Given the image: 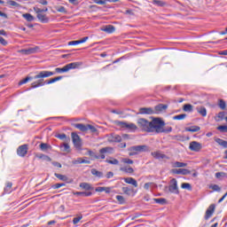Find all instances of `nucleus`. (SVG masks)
I'll list each match as a JSON object with an SVG mask.
<instances>
[{
  "instance_id": "nucleus-1",
  "label": "nucleus",
  "mask_w": 227,
  "mask_h": 227,
  "mask_svg": "<svg viewBox=\"0 0 227 227\" xmlns=\"http://www.w3.org/2000/svg\"><path fill=\"white\" fill-rule=\"evenodd\" d=\"M164 125H166V123L160 119H154L152 121L143 118L137 120V126L141 130H145V132H156V134H160L173 130L171 127L165 129Z\"/></svg>"
},
{
  "instance_id": "nucleus-2",
  "label": "nucleus",
  "mask_w": 227,
  "mask_h": 227,
  "mask_svg": "<svg viewBox=\"0 0 227 227\" xmlns=\"http://www.w3.org/2000/svg\"><path fill=\"white\" fill-rule=\"evenodd\" d=\"M56 73L51 71H41L36 75L34 76V79H38V81L32 82L31 88L35 90V88H40L41 86H45V84H53V82H58V81H61L63 76H57L55 78L50 79L48 82H44L43 79L47 77H52Z\"/></svg>"
},
{
  "instance_id": "nucleus-3",
  "label": "nucleus",
  "mask_w": 227,
  "mask_h": 227,
  "mask_svg": "<svg viewBox=\"0 0 227 227\" xmlns=\"http://www.w3.org/2000/svg\"><path fill=\"white\" fill-rule=\"evenodd\" d=\"M129 156L132 157L137 155V153H143V152H150L148 145H134L129 149Z\"/></svg>"
},
{
  "instance_id": "nucleus-4",
  "label": "nucleus",
  "mask_w": 227,
  "mask_h": 227,
  "mask_svg": "<svg viewBox=\"0 0 227 227\" xmlns=\"http://www.w3.org/2000/svg\"><path fill=\"white\" fill-rule=\"evenodd\" d=\"M80 66H81L80 62H73V63H69V64L66 65L64 67L55 68V72H57V74H65V73L68 72L69 70H74L75 68H79Z\"/></svg>"
},
{
  "instance_id": "nucleus-5",
  "label": "nucleus",
  "mask_w": 227,
  "mask_h": 227,
  "mask_svg": "<svg viewBox=\"0 0 227 227\" xmlns=\"http://www.w3.org/2000/svg\"><path fill=\"white\" fill-rule=\"evenodd\" d=\"M113 147H103L99 150V155L93 154L91 151H89V155L94 159H106V153H113Z\"/></svg>"
},
{
  "instance_id": "nucleus-6",
  "label": "nucleus",
  "mask_w": 227,
  "mask_h": 227,
  "mask_svg": "<svg viewBox=\"0 0 227 227\" xmlns=\"http://www.w3.org/2000/svg\"><path fill=\"white\" fill-rule=\"evenodd\" d=\"M168 191L172 194H180V191L178 190V181L176 179L172 178L169 182Z\"/></svg>"
},
{
  "instance_id": "nucleus-7",
  "label": "nucleus",
  "mask_w": 227,
  "mask_h": 227,
  "mask_svg": "<svg viewBox=\"0 0 227 227\" xmlns=\"http://www.w3.org/2000/svg\"><path fill=\"white\" fill-rule=\"evenodd\" d=\"M151 155L153 159H157L158 160H169V156L164 154L162 151L153 152Z\"/></svg>"
},
{
  "instance_id": "nucleus-8",
  "label": "nucleus",
  "mask_w": 227,
  "mask_h": 227,
  "mask_svg": "<svg viewBox=\"0 0 227 227\" xmlns=\"http://www.w3.org/2000/svg\"><path fill=\"white\" fill-rule=\"evenodd\" d=\"M72 139H73V144L74 146L78 149L81 150V146H82V143L81 142V137L77 135V133H72Z\"/></svg>"
},
{
  "instance_id": "nucleus-9",
  "label": "nucleus",
  "mask_w": 227,
  "mask_h": 227,
  "mask_svg": "<svg viewBox=\"0 0 227 227\" xmlns=\"http://www.w3.org/2000/svg\"><path fill=\"white\" fill-rule=\"evenodd\" d=\"M27 145H22L18 147L17 154L19 155V157H26V155H27Z\"/></svg>"
},
{
  "instance_id": "nucleus-10",
  "label": "nucleus",
  "mask_w": 227,
  "mask_h": 227,
  "mask_svg": "<svg viewBox=\"0 0 227 227\" xmlns=\"http://www.w3.org/2000/svg\"><path fill=\"white\" fill-rule=\"evenodd\" d=\"M166 109H168V105L159 104L153 109L154 114H160L161 113H166Z\"/></svg>"
},
{
  "instance_id": "nucleus-11",
  "label": "nucleus",
  "mask_w": 227,
  "mask_h": 227,
  "mask_svg": "<svg viewBox=\"0 0 227 227\" xmlns=\"http://www.w3.org/2000/svg\"><path fill=\"white\" fill-rule=\"evenodd\" d=\"M119 125L121 127V129H127V130H137V126H136L134 123L120 122Z\"/></svg>"
},
{
  "instance_id": "nucleus-12",
  "label": "nucleus",
  "mask_w": 227,
  "mask_h": 227,
  "mask_svg": "<svg viewBox=\"0 0 227 227\" xmlns=\"http://www.w3.org/2000/svg\"><path fill=\"white\" fill-rule=\"evenodd\" d=\"M171 173L174 175H191V170L187 168H174Z\"/></svg>"
},
{
  "instance_id": "nucleus-13",
  "label": "nucleus",
  "mask_w": 227,
  "mask_h": 227,
  "mask_svg": "<svg viewBox=\"0 0 227 227\" xmlns=\"http://www.w3.org/2000/svg\"><path fill=\"white\" fill-rule=\"evenodd\" d=\"M189 148L192 152H200L201 150V144L199 142L193 141L190 143Z\"/></svg>"
},
{
  "instance_id": "nucleus-14",
  "label": "nucleus",
  "mask_w": 227,
  "mask_h": 227,
  "mask_svg": "<svg viewBox=\"0 0 227 227\" xmlns=\"http://www.w3.org/2000/svg\"><path fill=\"white\" fill-rule=\"evenodd\" d=\"M215 210V205H214V204L210 205L206 211L205 219L206 220L210 219V217H211V215H213Z\"/></svg>"
},
{
  "instance_id": "nucleus-15",
  "label": "nucleus",
  "mask_w": 227,
  "mask_h": 227,
  "mask_svg": "<svg viewBox=\"0 0 227 227\" xmlns=\"http://www.w3.org/2000/svg\"><path fill=\"white\" fill-rule=\"evenodd\" d=\"M139 114H155V112L152 107H142L139 109Z\"/></svg>"
},
{
  "instance_id": "nucleus-16",
  "label": "nucleus",
  "mask_w": 227,
  "mask_h": 227,
  "mask_svg": "<svg viewBox=\"0 0 227 227\" xmlns=\"http://www.w3.org/2000/svg\"><path fill=\"white\" fill-rule=\"evenodd\" d=\"M125 184H129V185H133V187H137V181L134 177H124L123 178Z\"/></svg>"
},
{
  "instance_id": "nucleus-17",
  "label": "nucleus",
  "mask_w": 227,
  "mask_h": 227,
  "mask_svg": "<svg viewBox=\"0 0 227 227\" xmlns=\"http://www.w3.org/2000/svg\"><path fill=\"white\" fill-rule=\"evenodd\" d=\"M120 171H122V173H127L128 175H132L134 173V168L130 166H124L120 168Z\"/></svg>"
},
{
  "instance_id": "nucleus-18",
  "label": "nucleus",
  "mask_w": 227,
  "mask_h": 227,
  "mask_svg": "<svg viewBox=\"0 0 227 227\" xmlns=\"http://www.w3.org/2000/svg\"><path fill=\"white\" fill-rule=\"evenodd\" d=\"M101 31H104L105 33H108L109 35H111V33H114V31H116V28L113 25H108L101 28Z\"/></svg>"
},
{
  "instance_id": "nucleus-19",
  "label": "nucleus",
  "mask_w": 227,
  "mask_h": 227,
  "mask_svg": "<svg viewBox=\"0 0 227 227\" xmlns=\"http://www.w3.org/2000/svg\"><path fill=\"white\" fill-rule=\"evenodd\" d=\"M20 52H21V54H25L27 56L29 54H35L36 52V49L35 48L23 49V50H20Z\"/></svg>"
},
{
  "instance_id": "nucleus-20",
  "label": "nucleus",
  "mask_w": 227,
  "mask_h": 227,
  "mask_svg": "<svg viewBox=\"0 0 227 227\" xmlns=\"http://www.w3.org/2000/svg\"><path fill=\"white\" fill-rule=\"evenodd\" d=\"M108 141H110V143H121V137L119 135H112Z\"/></svg>"
},
{
  "instance_id": "nucleus-21",
  "label": "nucleus",
  "mask_w": 227,
  "mask_h": 227,
  "mask_svg": "<svg viewBox=\"0 0 227 227\" xmlns=\"http://www.w3.org/2000/svg\"><path fill=\"white\" fill-rule=\"evenodd\" d=\"M75 129H78V130H81L82 132H87L88 130V124H82V123H76L74 124Z\"/></svg>"
},
{
  "instance_id": "nucleus-22",
  "label": "nucleus",
  "mask_w": 227,
  "mask_h": 227,
  "mask_svg": "<svg viewBox=\"0 0 227 227\" xmlns=\"http://www.w3.org/2000/svg\"><path fill=\"white\" fill-rule=\"evenodd\" d=\"M73 164H90V161L82 158H77L76 160H74Z\"/></svg>"
},
{
  "instance_id": "nucleus-23",
  "label": "nucleus",
  "mask_w": 227,
  "mask_h": 227,
  "mask_svg": "<svg viewBox=\"0 0 227 227\" xmlns=\"http://www.w3.org/2000/svg\"><path fill=\"white\" fill-rule=\"evenodd\" d=\"M37 19L43 24H47V22H49V18H47V15L43 14L42 12L37 14Z\"/></svg>"
},
{
  "instance_id": "nucleus-24",
  "label": "nucleus",
  "mask_w": 227,
  "mask_h": 227,
  "mask_svg": "<svg viewBox=\"0 0 227 227\" xmlns=\"http://www.w3.org/2000/svg\"><path fill=\"white\" fill-rule=\"evenodd\" d=\"M75 196H84L85 198H90L93 194L91 192H74Z\"/></svg>"
},
{
  "instance_id": "nucleus-25",
  "label": "nucleus",
  "mask_w": 227,
  "mask_h": 227,
  "mask_svg": "<svg viewBox=\"0 0 227 227\" xmlns=\"http://www.w3.org/2000/svg\"><path fill=\"white\" fill-rule=\"evenodd\" d=\"M197 113H199V114L200 116H207V108H205V106H199L197 107Z\"/></svg>"
},
{
  "instance_id": "nucleus-26",
  "label": "nucleus",
  "mask_w": 227,
  "mask_h": 227,
  "mask_svg": "<svg viewBox=\"0 0 227 227\" xmlns=\"http://www.w3.org/2000/svg\"><path fill=\"white\" fill-rule=\"evenodd\" d=\"M37 159H42V160H45L46 162H51L52 159L49 157L48 155H45L43 153L36 154Z\"/></svg>"
},
{
  "instance_id": "nucleus-27",
  "label": "nucleus",
  "mask_w": 227,
  "mask_h": 227,
  "mask_svg": "<svg viewBox=\"0 0 227 227\" xmlns=\"http://www.w3.org/2000/svg\"><path fill=\"white\" fill-rule=\"evenodd\" d=\"M187 163L174 161L172 162V168H186Z\"/></svg>"
},
{
  "instance_id": "nucleus-28",
  "label": "nucleus",
  "mask_w": 227,
  "mask_h": 227,
  "mask_svg": "<svg viewBox=\"0 0 227 227\" xmlns=\"http://www.w3.org/2000/svg\"><path fill=\"white\" fill-rule=\"evenodd\" d=\"M80 187L82 189H84L85 191H93V187H91V184H90L88 183L80 184Z\"/></svg>"
},
{
  "instance_id": "nucleus-29",
  "label": "nucleus",
  "mask_w": 227,
  "mask_h": 227,
  "mask_svg": "<svg viewBox=\"0 0 227 227\" xmlns=\"http://www.w3.org/2000/svg\"><path fill=\"white\" fill-rule=\"evenodd\" d=\"M90 173L91 175H94V176H98V178H102V176H104V173L97 170V168H92Z\"/></svg>"
},
{
  "instance_id": "nucleus-30",
  "label": "nucleus",
  "mask_w": 227,
  "mask_h": 227,
  "mask_svg": "<svg viewBox=\"0 0 227 227\" xmlns=\"http://www.w3.org/2000/svg\"><path fill=\"white\" fill-rule=\"evenodd\" d=\"M152 4H154L155 6H160V7L166 6V2L161 0H153Z\"/></svg>"
},
{
  "instance_id": "nucleus-31",
  "label": "nucleus",
  "mask_w": 227,
  "mask_h": 227,
  "mask_svg": "<svg viewBox=\"0 0 227 227\" xmlns=\"http://www.w3.org/2000/svg\"><path fill=\"white\" fill-rule=\"evenodd\" d=\"M186 132H199L200 130V126H192L185 129Z\"/></svg>"
},
{
  "instance_id": "nucleus-32",
  "label": "nucleus",
  "mask_w": 227,
  "mask_h": 227,
  "mask_svg": "<svg viewBox=\"0 0 227 227\" xmlns=\"http://www.w3.org/2000/svg\"><path fill=\"white\" fill-rule=\"evenodd\" d=\"M215 143L220 145V146H223V148H227V141L221 139V138H216Z\"/></svg>"
},
{
  "instance_id": "nucleus-33",
  "label": "nucleus",
  "mask_w": 227,
  "mask_h": 227,
  "mask_svg": "<svg viewBox=\"0 0 227 227\" xmlns=\"http://www.w3.org/2000/svg\"><path fill=\"white\" fill-rule=\"evenodd\" d=\"M225 114L224 112H220L215 117V121H222V120H224Z\"/></svg>"
},
{
  "instance_id": "nucleus-34",
  "label": "nucleus",
  "mask_w": 227,
  "mask_h": 227,
  "mask_svg": "<svg viewBox=\"0 0 227 227\" xmlns=\"http://www.w3.org/2000/svg\"><path fill=\"white\" fill-rule=\"evenodd\" d=\"M218 107H220L222 111H224V109H226V102L224 101V99L218 100Z\"/></svg>"
},
{
  "instance_id": "nucleus-35",
  "label": "nucleus",
  "mask_w": 227,
  "mask_h": 227,
  "mask_svg": "<svg viewBox=\"0 0 227 227\" xmlns=\"http://www.w3.org/2000/svg\"><path fill=\"white\" fill-rule=\"evenodd\" d=\"M183 111L185 113H192V105L191 104H186L183 107Z\"/></svg>"
},
{
  "instance_id": "nucleus-36",
  "label": "nucleus",
  "mask_w": 227,
  "mask_h": 227,
  "mask_svg": "<svg viewBox=\"0 0 227 227\" xmlns=\"http://www.w3.org/2000/svg\"><path fill=\"white\" fill-rule=\"evenodd\" d=\"M13 185V184H12V183H10V182H8L7 184H6V186H5V188H4V192H5V194H10V192H12V186Z\"/></svg>"
},
{
  "instance_id": "nucleus-37",
  "label": "nucleus",
  "mask_w": 227,
  "mask_h": 227,
  "mask_svg": "<svg viewBox=\"0 0 227 227\" xmlns=\"http://www.w3.org/2000/svg\"><path fill=\"white\" fill-rule=\"evenodd\" d=\"M23 19H26V20H27V22H33V20H35V17H33V15H31L29 13L23 14Z\"/></svg>"
},
{
  "instance_id": "nucleus-38",
  "label": "nucleus",
  "mask_w": 227,
  "mask_h": 227,
  "mask_svg": "<svg viewBox=\"0 0 227 227\" xmlns=\"http://www.w3.org/2000/svg\"><path fill=\"white\" fill-rule=\"evenodd\" d=\"M33 77L31 76H27L25 79L21 80L20 82H19V85L20 86H22V84H26L27 82H29V81H33Z\"/></svg>"
},
{
  "instance_id": "nucleus-39",
  "label": "nucleus",
  "mask_w": 227,
  "mask_h": 227,
  "mask_svg": "<svg viewBox=\"0 0 227 227\" xmlns=\"http://www.w3.org/2000/svg\"><path fill=\"white\" fill-rule=\"evenodd\" d=\"M55 176L56 178H59V180H62V182H67L68 180V177H67V176L61 174L55 173Z\"/></svg>"
},
{
  "instance_id": "nucleus-40",
  "label": "nucleus",
  "mask_w": 227,
  "mask_h": 227,
  "mask_svg": "<svg viewBox=\"0 0 227 227\" xmlns=\"http://www.w3.org/2000/svg\"><path fill=\"white\" fill-rule=\"evenodd\" d=\"M49 148H51V145L45 143H42L40 145V149L42 150V152H47V150H49Z\"/></svg>"
},
{
  "instance_id": "nucleus-41",
  "label": "nucleus",
  "mask_w": 227,
  "mask_h": 227,
  "mask_svg": "<svg viewBox=\"0 0 227 227\" xmlns=\"http://www.w3.org/2000/svg\"><path fill=\"white\" fill-rule=\"evenodd\" d=\"M153 201H155V203H158L159 205H166L167 203L166 199H163V198L153 199Z\"/></svg>"
},
{
  "instance_id": "nucleus-42",
  "label": "nucleus",
  "mask_w": 227,
  "mask_h": 227,
  "mask_svg": "<svg viewBox=\"0 0 227 227\" xmlns=\"http://www.w3.org/2000/svg\"><path fill=\"white\" fill-rule=\"evenodd\" d=\"M60 148H62V152H70V145L67 143L62 144Z\"/></svg>"
},
{
  "instance_id": "nucleus-43",
  "label": "nucleus",
  "mask_w": 227,
  "mask_h": 227,
  "mask_svg": "<svg viewBox=\"0 0 227 227\" xmlns=\"http://www.w3.org/2000/svg\"><path fill=\"white\" fill-rule=\"evenodd\" d=\"M106 162H107V164H112L114 166H118V164H120V161L116 159L106 160Z\"/></svg>"
},
{
  "instance_id": "nucleus-44",
  "label": "nucleus",
  "mask_w": 227,
  "mask_h": 227,
  "mask_svg": "<svg viewBox=\"0 0 227 227\" xmlns=\"http://www.w3.org/2000/svg\"><path fill=\"white\" fill-rule=\"evenodd\" d=\"M121 161L122 162V164H134V160L129 158H121Z\"/></svg>"
},
{
  "instance_id": "nucleus-45",
  "label": "nucleus",
  "mask_w": 227,
  "mask_h": 227,
  "mask_svg": "<svg viewBox=\"0 0 227 227\" xmlns=\"http://www.w3.org/2000/svg\"><path fill=\"white\" fill-rule=\"evenodd\" d=\"M181 188L182 189H187V191H192V187L191 186V184H189V183H183L181 184Z\"/></svg>"
},
{
  "instance_id": "nucleus-46",
  "label": "nucleus",
  "mask_w": 227,
  "mask_h": 227,
  "mask_svg": "<svg viewBox=\"0 0 227 227\" xmlns=\"http://www.w3.org/2000/svg\"><path fill=\"white\" fill-rule=\"evenodd\" d=\"M185 118H187V114H183L175 115L173 117V120H185Z\"/></svg>"
},
{
  "instance_id": "nucleus-47",
  "label": "nucleus",
  "mask_w": 227,
  "mask_h": 227,
  "mask_svg": "<svg viewBox=\"0 0 227 227\" xmlns=\"http://www.w3.org/2000/svg\"><path fill=\"white\" fill-rule=\"evenodd\" d=\"M215 178H226V173L224 172H216L215 175Z\"/></svg>"
},
{
  "instance_id": "nucleus-48",
  "label": "nucleus",
  "mask_w": 227,
  "mask_h": 227,
  "mask_svg": "<svg viewBox=\"0 0 227 227\" xmlns=\"http://www.w3.org/2000/svg\"><path fill=\"white\" fill-rule=\"evenodd\" d=\"M209 189H212L213 191H215L216 192H221V187L217 184H213L209 186Z\"/></svg>"
},
{
  "instance_id": "nucleus-49",
  "label": "nucleus",
  "mask_w": 227,
  "mask_h": 227,
  "mask_svg": "<svg viewBox=\"0 0 227 227\" xmlns=\"http://www.w3.org/2000/svg\"><path fill=\"white\" fill-rule=\"evenodd\" d=\"M87 130H90V132H92V134H95V132H97V128H95L91 124H87Z\"/></svg>"
},
{
  "instance_id": "nucleus-50",
  "label": "nucleus",
  "mask_w": 227,
  "mask_h": 227,
  "mask_svg": "<svg viewBox=\"0 0 227 227\" xmlns=\"http://www.w3.org/2000/svg\"><path fill=\"white\" fill-rule=\"evenodd\" d=\"M56 10L59 13H67V8H65V6H59V7L56 8Z\"/></svg>"
},
{
  "instance_id": "nucleus-51",
  "label": "nucleus",
  "mask_w": 227,
  "mask_h": 227,
  "mask_svg": "<svg viewBox=\"0 0 227 227\" xmlns=\"http://www.w3.org/2000/svg\"><path fill=\"white\" fill-rule=\"evenodd\" d=\"M8 4H10V6H15L16 8H19V6H20V4L13 0H10L7 2Z\"/></svg>"
},
{
  "instance_id": "nucleus-52",
  "label": "nucleus",
  "mask_w": 227,
  "mask_h": 227,
  "mask_svg": "<svg viewBox=\"0 0 227 227\" xmlns=\"http://www.w3.org/2000/svg\"><path fill=\"white\" fill-rule=\"evenodd\" d=\"M217 130H220V132H227V126H224V125L218 126Z\"/></svg>"
},
{
  "instance_id": "nucleus-53",
  "label": "nucleus",
  "mask_w": 227,
  "mask_h": 227,
  "mask_svg": "<svg viewBox=\"0 0 227 227\" xmlns=\"http://www.w3.org/2000/svg\"><path fill=\"white\" fill-rule=\"evenodd\" d=\"M81 219H82V215H79L78 217H74L73 219V224H77L81 221Z\"/></svg>"
},
{
  "instance_id": "nucleus-54",
  "label": "nucleus",
  "mask_w": 227,
  "mask_h": 227,
  "mask_svg": "<svg viewBox=\"0 0 227 227\" xmlns=\"http://www.w3.org/2000/svg\"><path fill=\"white\" fill-rule=\"evenodd\" d=\"M116 200H118L119 203H125V198L121 195H117Z\"/></svg>"
},
{
  "instance_id": "nucleus-55",
  "label": "nucleus",
  "mask_w": 227,
  "mask_h": 227,
  "mask_svg": "<svg viewBox=\"0 0 227 227\" xmlns=\"http://www.w3.org/2000/svg\"><path fill=\"white\" fill-rule=\"evenodd\" d=\"M94 3L96 4H106L107 3V0H94Z\"/></svg>"
},
{
  "instance_id": "nucleus-56",
  "label": "nucleus",
  "mask_w": 227,
  "mask_h": 227,
  "mask_svg": "<svg viewBox=\"0 0 227 227\" xmlns=\"http://www.w3.org/2000/svg\"><path fill=\"white\" fill-rule=\"evenodd\" d=\"M61 187H65V184L62 183V184H56L52 186V189H59Z\"/></svg>"
},
{
  "instance_id": "nucleus-57",
  "label": "nucleus",
  "mask_w": 227,
  "mask_h": 227,
  "mask_svg": "<svg viewBox=\"0 0 227 227\" xmlns=\"http://www.w3.org/2000/svg\"><path fill=\"white\" fill-rule=\"evenodd\" d=\"M122 192H124V194H130V188L122 187Z\"/></svg>"
},
{
  "instance_id": "nucleus-58",
  "label": "nucleus",
  "mask_w": 227,
  "mask_h": 227,
  "mask_svg": "<svg viewBox=\"0 0 227 227\" xmlns=\"http://www.w3.org/2000/svg\"><path fill=\"white\" fill-rule=\"evenodd\" d=\"M79 40L78 41H70L67 45H79Z\"/></svg>"
},
{
  "instance_id": "nucleus-59",
  "label": "nucleus",
  "mask_w": 227,
  "mask_h": 227,
  "mask_svg": "<svg viewBox=\"0 0 227 227\" xmlns=\"http://www.w3.org/2000/svg\"><path fill=\"white\" fill-rule=\"evenodd\" d=\"M114 176V173L109 171L106 173V178H113Z\"/></svg>"
},
{
  "instance_id": "nucleus-60",
  "label": "nucleus",
  "mask_w": 227,
  "mask_h": 227,
  "mask_svg": "<svg viewBox=\"0 0 227 227\" xmlns=\"http://www.w3.org/2000/svg\"><path fill=\"white\" fill-rule=\"evenodd\" d=\"M0 43H2V45H8V42H6V40H4L1 35H0Z\"/></svg>"
},
{
  "instance_id": "nucleus-61",
  "label": "nucleus",
  "mask_w": 227,
  "mask_h": 227,
  "mask_svg": "<svg viewBox=\"0 0 227 227\" xmlns=\"http://www.w3.org/2000/svg\"><path fill=\"white\" fill-rule=\"evenodd\" d=\"M150 187H152V183H145L144 185V189H145V191H148Z\"/></svg>"
},
{
  "instance_id": "nucleus-62",
  "label": "nucleus",
  "mask_w": 227,
  "mask_h": 227,
  "mask_svg": "<svg viewBox=\"0 0 227 227\" xmlns=\"http://www.w3.org/2000/svg\"><path fill=\"white\" fill-rule=\"evenodd\" d=\"M58 139H67L66 134H59L57 135Z\"/></svg>"
},
{
  "instance_id": "nucleus-63",
  "label": "nucleus",
  "mask_w": 227,
  "mask_h": 227,
  "mask_svg": "<svg viewBox=\"0 0 227 227\" xmlns=\"http://www.w3.org/2000/svg\"><path fill=\"white\" fill-rule=\"evenodd\" d=\"M89 37L85 36L81 40H78L79 43H85V42H88Z\"/></svg>"
},
{
  "instance_id": "nucleus-64",
  "label": "nucleus",
  "mask_w": 227,
  "mask_h": 227,
  "mask_svg": "<svg viewBox=\"0 0 227 227\" xmlns=\"http://www.w3.org/2000/svg\"><path fill=\"white\" fill-rule=\"evenodd\" d=\"M34 12H35V13H37V15H38V14L42 13V9L35 6V7H34Z\"/></svg>"
}]
</instances>
